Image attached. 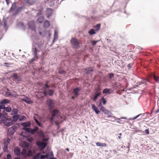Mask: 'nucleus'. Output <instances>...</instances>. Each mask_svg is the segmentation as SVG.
Returning <instances> with one entry per match:
<instances>
[{
  "label": "nucleus",
  "mask_w": 159,
  "mask_h": 159,
  "mask_svg": "<svg viewBox=\"0 0 159 159\" xmlns=\"http://www.w3.org/2000/svg\"><path fill=\"white\" fill-rule=\"evenodd\" d=\"M50 25L49 21L47 20H46L44 22V26L45 27H48Z\"/></svg>",
  "instance_id": "30"
},
{
  "label": "nucleus",
  "mask_w": 159,
  "mask_h": 159,
  "mask_svg": "<svg viewBox=\"0 0 159 159\" xmlns=\"http://www.w3.org/2000/svg\"><path fill=\"white\" fill-rule=\"evenodd\" d=\"M99 40H97V41H93L91 40V42L92 43V44L93 46H95L96 43L98 42Z\"/></svg>",
  "instance_id": "46"
},
{
  "label": "nucleus",
  "mask_w": 159,
  "mask_h": 159,
  "mask_svg": "<svg viewBox=\"0 0 159 159\" xmlns=\"http://www.w3.org/2000/svg\"><path fill=\"white\" fill-rule=\"evenodd\" d=\"M101 103V102L98 101V107H99V108L101 107H102Z\"/></svg>",
  "instance_id": "51"
},
{
  "label": "nucleus",
  "mask_w": 159,
  "mask_h": 159,
  "mask_svg": "<svg viewBox=\"0 0 159 159\" xmlns=\"http://www.w3.org/2000/svg\"><path fill=\"white\" fill-rule=\"evenodd\" d=\"M25 118V116H20L19 118V120L20 121H22Z\"/></svg>",
  "instance_id": "48"
},
{
  "label": "nucleus",
  "mask_w": 159,
  "mask_h": 159,
  "mask_svg": "<svg viewBox=\"0 0 159 159\" xmlns=\"http://www.w3.org/2000/svg\"><path fill=\"white\" fill-rule=\"evenodd\" d=\"M54 118L55 117L52 116V117L50 119V121L51 122H52L54 121Z\"/></svg>",
  "instance_id": "54"
},
{
  "label": "nucleus",
  "mask_w": 159,
  "mask_h": 159,
  "mask_svg": "<svg viewBox=\"0 0 159 159\" xmlns=\"http://www.w3.org/2000/svg\"><path fill=\"white\" fill-rule=\"evenodd\" d=\"M44 20V17L43 16H39L37 19V21L40 23L43 22Z\"/></svg>",
  "instance_id": "21"
},
{
  "label": "nucleus",
  "mask_w": 159,
  "mask_h": 159,
  "mask_svg": "<svg viewBox=\"0 0 159 159\" xmlns=\"http://www.w3.org/2000/svg\"><path fill=\"white\" fill-rule=\"evenodd\" d=\"M21 125L24 127H27L30 126L31 125V124L28 121L22 123Z\"/></svg>",
  "instance_id": "20"
},
{
  "label": "nucleus",
  "mask_w": 159,
  "mask_h": 159,
  "mask_svg": "<svg viewBox=\"0 0 159 159\" xmlns=\"http://www.w3.org/2000/svg\"><path fill=\"white\" fill-rule=\"evenodd\" d=\"M43 44V42L42 41L33 43L31 49V54L33 57L29 60L30 63H31L33 61H38L39 59V53L42 50Z\"/></svg>",
  "instance_id": "1"
},
{
  "label": "nucleus",
  "mask_w": 159,
  "mask_h": 159,
  "mask_svg": "<svg viewBox=\"0 0 159 159\" xmlns=\"http://www.w3.org/2000/svg\"><path fill=\"white\" fill-rule=\"evenodd\" d=\"M24 8V6H22L20 7H19L17 9V10H16V12H20L22 11V10Z\"/></svg>",
  "instance_id": "36"
},
{
  "label": "nucleus",
  "mask_w": 159,
  "mask_h": 159,
  "mask_svg": "<svg viewBox=\"0 0 159 159\" xmlns=\"http://www.w3.org/2000/svg\"><path fill=\"white\" fill-rule=\"evenodd\" d=\"M20 116L19 114H16V115L13 116L12 118L13 121L15 122L17 121L19 119Z\"/></svg>",
  "instance_id": "19"
},
{
  "label": "nucleus",
  "mask_w": 159,
  "mask_h": 159,
  "mask_svg": "<svg viewBox=\"0 0 159 159\" xmlns=\"http://www.w3.org/2000/svg\"><path fill=\"white\" fill-rule=\"evenodd\" d=\"M7 159H12L11 156L10 154H8L7 155Z\"/></svg>",
  "instance_id": "55"
},
{
  "label": "nucleus",
  "mask_w": 159,
  "mask_h": 159,
  "mask_svg": "<svg viewBox=\"0 0 159 159\" xmlns=\"http://www.w3.org/2000/svg\"><path fill=\"white\" fill-rule=\"evenodd\" d=\"M2 115H4L5 116V118L4 119L0 118V120L2 121L3 122L4 125L7 126H9L12 125L13 123L12 119L11 118H7L6 119L7 116V113H4L2 114Z\"/></svg>",
  "instance_id": "3"
},
{
  "label": "nucleus",
  "mask_w": 159,
  "mask_h": 159,
  "mask_svg": "<svg viewBox=\"0 0 159 159\" xmlns=\"http://www.w3.org/2000/svg\"><path fill=\"white\" fill-rule=\"evenodd\" d=\"M93 71V68L92 67H90L86 69L84 71L86 74H90Z\"/></svg>",
  "instance_id": "18"
},
{
  "label": "nucleus",
  "mask_w": 159,
  "mask_h": 159,
  "mask_svg": "<svg viewBox=\"0 0 159 159\" xmlns=\"http://www.w3.org/2000/svg\"><path fill=\"white\" fill-rule=\"evenodd\" d=\"M28 25L30 29L32 30L35 31V22L34 21L32 20L29 22L28 23Z\"/></svg>",
  "instance_id": "7"
},
{
  "label": "nucleus",
  "mask_w": 159,
  "mask_h": 159,
  "mask_svg": "<svg viewBox=\"0 0 159 159\" xmlns=\"http://www.w3.org/2000/svg\"><path fill=\"white\" fill-rule=\"evenodd\" d=\"M17 129V127L16 126H12L9 128L8 129V133L10 135H12L14 134Z\"/></svg>",
  "instance_id": "8"
},
{
  "label": "nucleus",
  "mask_w": 159,
  "mask_h": 159,
  "mask_svg": "<svg viewBox=\"0 0 159 159\" xmlns=\"http://www.w3.org/2000/svg\"><path fill=\"white\" fill-rule=\"evenodd\" d=\"M23 129L26 132H27L29 133H31V129L29 128H27V127H23Z\"/></svg>",
  "instance_id": "33"
},
{
  "label": "nucleus",
  "mask_w": 159,
  "mask_h": 159,
  "mask_svg": "<svg viewBox=\"0 0 159 159\" xmlns=\"http://www.w3.org/2000/svg\"><path fill=\"white\" fill-rule=\"evenodd\" d=\"M92 107L93 110L94 111L96 114H98L99 113L100 111L98 108L96 107L95 105L93 104H92Z\"/></svg>",
  "instance_id": "17"
},
{
  "label": "nucleus",
  "mask_w": 159,
  "mask_h": 159,
  "mask_svg": "<svg viewBox=\"0 0 159 159\" xmlns=\"http://www.w3.org/2000/svg\"><path fill=\"white\" fill-rule=\"evenodd\" d=\"M98 102H100L102 103L104 105H105L106 103V101L103 97L102 98L98 100Z\"/></svg>",
  "instance_id": "31"
},
{
  "label": "nucleus",
  "mask_w": 159,
  "mask_h": 159,
  "mask_svg": "<svg viewBox=\"0 0 159 159\" xmlns=\"http://www.w3.org/2000/svg\"><path fill=\"white\" fill-rule=\"evenodd\" d=\"M58 73L59 74H64L65 73V72L61 68H60L59 70Z\"/></svg>",
  "instance_id": "42"
},
{
  "label": "nucleus",
  "mask_w": 159,
  "mask_h": 159,
  "mask_svg": "<svg viewBox=\"0 0 159 159\" xmlns=\"http://www.w3.org/2000/svg\"><path fill=\"white\" fill-rule=\"evenodd\" d=\"M55 123L56 125L58 127V128H59V123L58 122H57V121H56L55 122Z\"/></svg>",
  "instance_id": "60"
},
{
  "label": "nucleus",
  "mask_w": 159,
  "mask_h": 159,
  "mask_svg": "<svg viewBox=\"0 0 159 159\" xmlns=\"http://www.w3.org/2000/svg\"><path fill=\"white\" fill-rule=\"evenodd\" d=\"M26 152H27V151H26V150L24 149L22 150L21 152H20V154H21V156H23L26 154Z\"/></svg>",
  "instance_id": "43"
},
{
  "label": "nucleus",
  "mask_w": 159,
  "mask_h": 159,
  "mask_svg": "<svg viewBox=\"0 0 159 159\" xmlns=\"http://www.w3.org/2000/svg\"><path fill=\"white\" fill-rule=\"evenodd\" d=\"M101 94L100 90L99 89H97L94 94V96L92 98V99L95 101L98 98Z\"/></svg>",
  "instance_id": "9"
},
{
  "label": "nucleus",
  "mask_w": 159,
  "mask_h": 159,
  "mask_svg": "<svg viewBox=\"0 0 159 159\" xmlns=\"http://www.w3.org/2000/svg\"><path fill=\"white\" fill-rule=\"evenodd\" d=\"M144 81H141L140 82H139L138 83V84L139 85H141L142 84H144Z\"/></svg>",
  "instance_id": "57"
},
{
  "label": "nucleus",
  "mask_w": 159,
  "mask_h": 159,
  "mask_svg": "<svg viewBox=\"0 0 159 159\" xmlns=\"http://www.w3.org/2000/svg\"><path fill=\"white\" fill-rule=\"evenodd\" d=\"M34 119L35 122L40 127H42V124L38 121V120H37L35 116H34Z\"/></svg>",
  "instance_id": "27"
},
{
  "label": "nucleus",
  "mask_w": 159,
  "mask_h": 159,
  "mask_svg": "<svg viewBox=\"0 0 159 159\" xmlns=\"http://www.w3.org/2000/svg\"><path fill=\"white\" fill-rule=\"evenodd\" d=\"M99 109L100 110H101L103 112L105 111V110L106 109H105V108L103 106L102 107H100Z\"/></svg>",
  "instance_id": "53"
},
{
  "label": "nucleus",
  "mask_w": 159,
  "mask_h": 159,
  "mask_svg": "<svg viewBox=\"0 0 159 159\" xmlns=\"http://www.w3.org/2000/svg\"><path fill=\"white\" fill-rule=\"evenodd\" d=\"M96 145L98 146L106 147V144L105 143L100 142L97 143Z\"/></svg>",
  "instance_id": "29"
},
{
  "label": "nucleus",
  "mask_w": 159,
  "mask_h": 159,
  "mask_svg": "<svg viewBox=\"0 0 159 159\" xmlns=\"http://www.w3.org/2000/svg\"><path fill=\"white\" fill-rule=\"evenodd\" d=\"M100 24H98L97 25H96L94 27V28L95 29V30L96 31H98L100 29Z\"/></svg>",
  "instance_id": "32"
},
{
  "label": "nucleus",
  "mask_w": 159,
  "mask_h": 159,
  "mask_svg": "<svg viewBox=\"0 0 159 159\" xmlns=\"http://www.w3.org/2000/svg\"><path fill=\"white\" fill-rule=\"evenodd\" d=\"M33 139L31 138L28 139V140L30 142H31L33 141Z\"/></svg>",
  "instance_id": "63"
},
{
  "label": "nucleus",
  "mask_w": 159,
  "mask_h": 159,
  "mask_svg": "<svg viewBox=\"0 0 159 159\" xmlns=\"http://www.w3.org/2000/svg\"><path fill=\"white\" fill-rule=\"evenodd\" d=\"M12 77L15 80L18 81H19L20 80V79L17 75L16 73H14L12 75Z\"/></svg>",
  "instance_id": "22"
},
{
  "label": "nucleus",
  "mask_w": 159,
  "mask_h": 159,
  "mask_svg": "<svg viewBox=\"0 0 159 159\" xmlns=\"http://www.w3.org/2000/svg\"><path fill=\"white\" fill-rule=\"evenodd\" d=\"M51 110V112L52 116L56 118H58L59 117L60 118H62L61 113L59 110L57 109H53Z\"/></svg>",
  "instance_id": "4"
},
{
  "label": "nucleus",
  "mask_w": 159,
  "mask_h": 159,
  "mask_svg": "<svg viewBox=\"0 0 159 159\" xmlns=\"http://www.w3.org/2000/svg\"><path fill=\"white\" fill-rule=\"evenodd\" d=\"M112 84H113V86L117 85L118 84V86H119L120 85V84H119V83H117V82L113 83H112Z\"/></svg>",
  "instance_id": "58"
},
{
  "label": "nucleus",
  "mask_w": 159,
  "mask_h": 159,
  "mask_svg": "<svg viewBox=\"0 0 159 159\" xmlns=\"http://www.w3.org/2000/svg\"><path fill=\"white\" fill-rule=\"evenodd\" d=\"M24 2L26 3L27 4L28 3L29 0H24Z\"/></svg>",
  "instance_id": "64"
},
{
  "label": "nucleus",
  "mask_w": 159,
  "mask_h": 159,
  "mask_svg": "<svg viewBox=\"0 0 159 159\" xmlns=\"http://www.w3.org/2000/svg\"><path fill=\"white\" fill-rule=\"evenodd\" d=\"M145 132L147 134L149 133V131L148 129H146L145 130Z\"/></svg>",
  "instance_id": "59"
},
{
  "label": "nucleus",
  "mask_w": 159,
  "mask_h": 159,
  "mask_svg": "<svg viewBox=\"0 0 159 159\" xmlns=\"http://www.w3.org/2000/svg\"><path fill=\"white\" fill-rule=\"evenodd\" d=\"M20 146L23 148H27L29 147L28 144L24 141H22L20 144Z\"/></svg>",
  "instance_id": "16"
},
{
  "label": "nucleus",
  "mask_w": 159,
  "mask_h": 159,
  "mask_svg": "<svg viewBox=\"0 0 159 159\" xmlns=\"http://www.w3.org/2000/svg\"><path fill=\"white\" fill-rule=\"evenodd\" d=\"M2 113L1 112H0V118H2L3 119H4L5 118V116L4 115H2Z\"/></svg>",
  "instance_id": "52"
},
{
  "label": "nucleus",
  "mask_w": 159,
  "mask_h": 159,
  "mask_svg": "<svg viewBox=\"0 0 159 159\" xmlns=\"http://www.w3.org/2000/svg\"><path fill=\"white\" fill-rule=\"evenodd\" d=\"M8 144L4 143L3 148V149L5 152H7V150Z\"/></svg>",
  "instance_id": "34"
},
{
  "label": "nucleus",
  "mask_w": 159,
  "mask_h": 159,
  "mask_svg": "<svg viewBox=\"0 0 159 159\" xmlns=\"http://www.w3.org/2000/svg\"><path fill=\"white\" fill-rule=\"evenodd\" d=\"M47 102L49 109L51 110H52L54 105L53 101L51 99H49L47 100Z\"/></svg>",
  "instance_id": "10"
},
{
  "label": "nucleus",
  "mask_w": 159,
  "mask_h": 159,
  "mask_svg": "<svg viewBox=\"0 0 159 159\" xmlns=\"http://www.w3.org/2000/svg\"><path fill=\"white\" fill-rule=\"evenodd\" d=\"M103 112L105 114L107 115L108 117H111V113L107 109H106Z\"/></svg>",
  "instance_id": "25"
},
{
  "label": "nucleus",
  "mask_w": 159,
  "mask_h": 159,
  "mask_svg": "<svg viewBox=\"0 0 159 159\" xmlns=\"http://www.w3.org/2000/svg\"><path fill=\"white\" fill-rule=\"evenodd\" d=\"M16 7V4L15 2L12 5V6L10 8L9 11V12H11L12 11L14 10Z\"/></svg>",
  "instance_id": "23"
},
{
  "label": "nucleus",
  "mask_w": 159,
  "mask_h": 159,
  "mask_svg": "<svg viewBox=\"0 0 159 159\" xmlns=\"http://www.w3.org/2000/svg\"><path fill=\"white\" fill-rule=\"evenodd\" d=\"M48 155V157H53V152L51 151L46 153Z\"/></svg>",
  "instance_id": "39"
},
{
  "label": "nucleus",
  "mask_w": 159,
  "mask_h": 159,
  "mask_svg": "<svg viewBox=\"0 0 159 159\" xmlns=\"http://www.w3.org/2000/svg\"><path fill=\"white\" fill-rule=\"evenodd\" d=\"M43 11V9H41L38 11V12L37 13V15L38 16L41 15Z\"/></svg>",
  "instance_id": "47"
},
{
  "label": "nucleus",
  "mask_w": 159,
  "mask_h": 159,
  "mask_svg": "<svg viewBox=\"0 0 159 159\" xmlns=\"http://www.w3.org/2000/svg\"><path fill=\"white\" fill-rule=\"evenodd\" d=\"M38 154H39L40 155H39V158L41 159H44L45 158H47L48 159H57L55 157H48V155L46 154L45 155L41 154L40 153H39Z\"/></svg>",
  "instance_id": "11"
},
{
  "label": "nucleus",
  "mask_w": 159,
  "mask_h": 159,
  "mask_svg": "<svg viewBox=\"0 0 159 159\" xmlns=\"http://www.w3.org/2000/svg\"><path fill=\"white\" fill-rule=\"evenodd\" d=\"M110 79H111L114 77V75L112 73H109L108 74Z\"/></svg>",
  "instance_id": "45"
},
{
  "label": "nucleus",
  "mask_w": 159,
  "mask_h": 159,
  "mask_svg": "<svg viewBox=\"0 0 159 159\" xmlns=\"http://www.w3.org/2000/svg\"><path fill=\"white\" fill-rule=\"evenodd\" d=\"M36 145L38 146L41 151L43 150L45 148L47 145L46 142H42L40 141H37L36 143Z\"/></svg>",
  "instance_id": "5"
},
{
  "label": "nucleus",
  "mask_w": 159,
  "mask_h": 159,
  "mask_svg": "<svg viewBox=\"0 0 159 159\" xmlns=\"http://www.w3.org/2000/svg\"><path fill=\"white\" fill-rule=\"evenodd\" d=\"M2 108V109L3 110V112L1 113L2 114H4V113H7L6 112H10L11 110V107H6L5 106V108Z\"/></svg>",
  "instance_id": "15"
},
{
  "label": "nucleus",
  "mask_w": 159,
  "mask_h": 159,
  "mask_svg": "<svg viewBox=\"0 0 159 159\" xmlns=\"http://www.w3.org/2000/svg\"><path fill=\"white\" fill-rule=\"evenodd\" d=\"M80 90V89L78 87L74 89L73 90V93H74V95L78 96L79 95V91Z\"/></svg>",
  "instance_id": "14"
},
{
  "label": "nucleus",
  "mask_w": 159,
  "mask_h": 159,
  "mask_svg": "<svg viewBox=\"0 0 159 159\" xmlns=\"http://www.w3.org/2000/svg\"><path fill=\"white\" fill-rule=\"evenodd\" d=\"M13 111L15 114H17L18 112V110L17 109H13Z\"/></svg>",
  "instance_id": "50"
},
{
  "label": "nucleus",
  "mask_w": 159,
  "mask_h": 159,
  "mask_svg": "<svg viewBox=\"0 0 159 159\" xmlns=\"http://www.w3.org/2000/svg\"><path fill=\"white\" fill-rule=\"evenodd\" d=\"M38 130V127H35L32 129H31V133L33 134H34Z\"/></svg>",
  "instance_id": "24"
},
{
  "label": "nucleus",
  "mask_w": 159,
  "mask_h": 159,
  "mask_svg": "<svg viewBox=\"0 0 159 159\" xmlns=\"http://www.w3.org/2000/svg\"><path fill=\"white\" fill-rule=\"evenodd\" d=\"M50 86L48 84V83L46 82L44 86L42 87V93L45 96L48 95L49 96H52L54 93V90L49 89Z\"/></svg>",
  "instance_id": "2"
},
{
  "label": "nucleus",
  "mask_w": 159,
  "mask_h": 159,
  "mask_svg": "<svg viewBox=\"0 0 159 159\" xmlns=\"http://www.w3.org/2000/svg\"><path fill=\"white\" fill-rule=\"evenodd\" d=\"M52 13V10L50 8H48L46 10V16L48 18H49L51 16Z\"/></svg>",
  "instance_id": "13"
},
{
  "label": "nucleus",
  "mask_w": 159,
  "mask_h": 159,
  "mask_svg": "<svg viewBox=\"0 0 159 159\" xmlns=\"http://www.w3.org/2000/svg\"><path fill=\"white\" fill-rule=\"evenodd\" d=\"M14 152L16 156H20V150L18 147H15L14 148Z\"/></svg>",
  "instance_id": "12"
},
{
  "label": "nucleus",
  "mask_w": 159,
  "mask_h": 159,
  "mask_svg": "<svg viewBox=\"0 0 159 159\" xmlns=\"http://www.w3.org/2000/svg\"><path fill=\"white\" fill-rule=\"evenodd\" d=\"M110 90V89H105L103 90L102 93L103 94H106V93H108L109 92Z\"/></svg>",
  "instance_id": "41"
},
{
  "label": "nucleus",
  "mask_w": 159,
  "mask_h": 159,
  "mask_svg": "<svg viewBox=\"0 0 159 159\" xmlns=\"http://www.w3.org/2000/svg\"><path fill=\"white\" fill-rule=\"evenodd\" d=\"M42 140L43 141H47L48 140V139L47 138H44Z\"/></svg>",
  "instance_id": "61"
},
{
  "label": "nucleus",
  "mask_w": 159,
  "mask_h": 159,
  "mask_svg": "<svg viewBox=\"0 0 159 159\" xmlns=\"http://www.w3.org/2000/svg\"><path fill=\"white\" fill-rule=\"evenodd\" d=\"M72 45L75 48H78L79 47L80 43L78 42V40L75 38H73L71 41Z\"/></svg>",
  "instance_id": "6"
},
{
  "label": "nucleus",
  "mask_w": 159,
  "mask_h": 159,
  "mask_svg": "<svg viewBox=\"0 0 159 159\" xmlns=\"http://www.w3.org/2000/svg\"><path fill=\"white\" fill-rule=\"evenodd\" d=\"M40 155L39 154L37 153L35 156H33L32 158V159H39V155Z\"/></svg>",
  "instance_id": "35"
},
{
  "label": "nucleus",
  "mask_w": 159,
  "mask_h": 159,
  "mask_svg": "<svg viewBox=\"0 0 159 159\" xmlns=\"http://www.w3.org/2000/svg\"><path fill=\"white\" fill-rule=\"evenodd\" d=\"M23 101L28 104L32 103V101L28 98H27L26 99H24Z\"/></svg>",
  "instance_id": "37"
},
{
  "label": "nucleus",
  "mask_w": 159,
  "mask_h": 159,
  "mask_svg": "<svg viewBox=\"0 0 159 159\" xmlns=\"http://www.w3.org/2000/svg\"><path fill=\"white\" fill-rule=\"evenodd\" d=\"M58 37L57 33L56 31H54V39L53 41V42L54 41V40L56 39Z\"/></svg>",
  "instance_id": "44"
},
{
  "label": "nucleus",
  "mask_w": 159,
  "mask_h": 159,
  "mask_svg": "<svg viewBox=\"0 0 159 159\" xmlns=\"http://www.w3.org/2000/svg\"><path fill=\"white\" fill-rule=\"evenodd\" d=\"M105 152L106 153V154H107L108 156H109L111 155V151H105Z\"/></svg>",
  "instance_id": "49"
},
{
  "label": "nucleus",
  "mask_w": 159,
  "mask_h": 159,
  "mask_svg": "<svg viewBox=\"0 0 159 159\" xmlns=\"http://www.w3.org/2000/svg\"><path fill=\"white\" fill-rule=\"evenodd\" d=\"M90 35H92L95 34L94 30L93 29H91L88 32Z\"/></svg>",
  "instance_id": "38"
},
{
  "label": "nucleus",
  "mask_w": 159,
  "mask_h": 159,
  "mask_svg": "<svg viewBox=\"0 0 159 159\" xmlns=\"http://www.w3.org/2000/svg\"><path fill=\"white\" fill-rule=\"evenodd\" d=\"M153 78L157 83H159V76H157L154 75H153Z\"/></svg>",
  "instance_id": "28"
},
{
  "label": "nucleus",
  "mask_w": 159,
  "mask_h": 159,
  "mask_svg": "<svg viewBox=\"0 0 159 159\" xmlns=\"http://www.w3.org/2000/svg\"><path fill=\"white\" fill-rule=\"evenodd\" d=\"M120 118H117V120H116V122L118 123H120L121 124H123L124 123H122L121 121H120Z\"/></svg>",
  "instance_id": "56"
},
{
  "label": "nucleus",
  "mask_w": 159,
  "mask_h": 159,
  "mask_svg": "<svg viewBox=\"0 0 159 159\" xmlns=\"http://www.w3.org/2000/svg\"><path fill=\"white\" fill-rule=\"evenodd\" d=\"M136 116L134 117H132L129 119L130 120H134L136 119Z\"/></svg>",
  "instance_id": "62"
},
{
  "label": "nucleus",
  "mask_w": 159,
  "mask_h": 159,
  "mask_svg": "<svg viewBox=\"0 0 159 159\" xmlns=\"http://www.w3.org/2000/svg\"><path fill=\"white\" fill-rule=\"evenodd\" d=\"M26 156L27 157H32L33 156V153L32 151L30 150H28L26 154Z\"/></svg>",
  "instance_id": "26"
},
{
  "label": "nucleus",
  "mask_w": 159,
  "mask_h": 159,
  "mask_svg": "<svg viewBox=\"0 0 159 159\" xmlns=\"http://www.w3.org/2000/svg\"><path fill=\"white\" fill-rule=\"evenodd\" d=\"M34 2L35 1L34 0H29L27 4H28L29 6H31L33 5Z\"/></svg>",
  "instance_id": "40"
}]
</instances>
